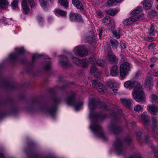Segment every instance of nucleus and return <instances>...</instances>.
Masks as SVG:
<instances>
[{
  "label": "nucleus",
  "instance_id": "1",
  "mask_svg": "<svg viewBox=\"0 0 158 158\" xmlns=\"http://www.w3.org/2000/svg\"><path fill=\"white\" fill-rule=\"evenodd\" d=\"M96 102L94 98L89 99V107L90 111L89 117L91 120L92 119L94 120V121L92 120L90 127L95 133H94L96 136H98L103 140H105L106 138L102 131V128L96 121L97 114L93 112V110L96 107Z\"/></svg>",
  "mask_w": 158,
  "mask_h": 158
},
{
  "label": "nucleus",
  "instance_id": "2",
  "mask_svg": "<svg viewBox=\"0 0 158 158\" xmlns=\"http://www.w3.org/2000/svg\"><path fill=\"white\" fill-rule=\"evenodd\" d=\"M124 86L129 89L134 87L132 93V97L137 102H142L145 100V94L143 91L141 85L138 82L134 81H128L124 83Z\"/></svg>",
  "mask_w": 158,
  "mask_h": 158
},
{
  "label": "nucleus",
  "instance_id": "3",
  "mask_svg": "<svg viewBox=\"0 0 158 158\" xmlns=\"http://www.w3.org/2000/svg\"><path fill=\"white\" fill-rule=\"evenodd\" d=\"M72 61L73 63L82 68L87 67L89 63H91L93 64H95L97 63L100 66L103 65V61L102 60H98L96 61V59L93 56L91 57L87 61L85 60H80L78 58L73 57Z\"/></svg>",
  "mask_w": 158,
  "mask_h": 158
},
{
  "label": "nucleus",
  "instance_id": "4",
  "mask_svg": "<svg viewBox=\"0 0 158 158\" xmlns=\"http://www.w3.org/2000/svg\"><path fill=\"white\" fill-rule=\"evenodd\" d=\"M66 102L68 105L73 106L76 110H78L82 108L83 102H78L77 101L74 95L69 96L66 100Z\"/></svg>",
  "mask_w": 158,
  "mask_h": 158
},
{
  "label": "nucleus",
  "instance_id": "5",
  "mask_svg": "<svg viewBox=\"0 0 158 158\" xmlns=\"http://www.w3.org/2000/svg\"><path fill=\"white\" fill-rule=\"evenodd\" d=\"M130 64L126 62L123 63L120 66V75L122 77H124L128 74L130 71Z\"/></svg>",
  "mask_w": 158,
  "mask_h": 158
},
{
  "label": "nucleus",
  "instance_id": "6",
  "mask_svg": "<svg viewBox=\"0 0 158 158\" xmlns=\"http://www.w3.org/2000/svg\"><path fill=\"white\" fill-rule=\"evenodd\" d=\"M73 51L75 54L81 57H84L88 55V52L83 46L76 47L74 49Z\"/></svg>",
  "mask_w": 158,
  "mask_h": 158
},
{
  "label": "nucleus",
  "instance_id": "7",
  "mask_svg": "<svg viewBox=\"0 0 158 158\" xmlns=\"http://www.w3.org/2000/svg\"><path fill=\"white\" fill-rule=\"evenodd\" d=\"M27 0L31 7H32L35 6V3L34 0ZM22 6L23 12L26 14H27L29 12V9L28 7L26 0H23L22 3Z\"/></svg>",
  "mask_w": 158,
  "mask_h": 158
},
{
  "label": "nucleus",
  "instance_id": "8",
  "mask_svg": "<svg viewBox=\"0 0 158 158\" xmlns=\"http://www.w3.org/2000/svg\"><path fill=\"white\" fill-rule=\"evenodd\" d=\"M140 17V16L139 15H134L124 20L123 22V23L125 25L130 26L133 23L139 20Z\"/></svg>",
  "mask_w": 158,
  "mask_h": 158
},
{
  "label": "nucleus",
  "instance_id": "9",
  "mask_svg": "<svg viewBox=\"0 0 158 158\" xmlns=\"http://www.w3.org/2000/svg\"><path fill=\"white\" fill-rule=\"evenodd\" d=\"M102 22L105 24L107 25L110 24L111 29H114L115 28V25L114 23V19L110 18L108 16H106L103 19Z\"/></svg>",
  "mask_w": 158,
  "mask_h": 158
},
{
  "label": "nucleus",
  "instance_id": "10",
  "mask_svg": "<svg viewBox=\"0 0 158 158\" xmlns=\"http://www.w3.org/2000/svg\"><path fill=\"white\" fill-rule=\"evenodd\" d=\"M107 58L110 63H116L118 61V58L112 53V51H110L108 52Z\"/></svg>",
  "mask_w": 158,
  "mask_h": 158
},
{
  "label": "nucleus",
  "instance_id": "11",
  "mask_svg": "<svg viewBox=\"0 0 158 158\" xmlns=\"http://www.w3.org/2000/svg\"><path fill=\"white\" fill-rule=\"evenodd\" d=\"M147 110L152 115H157L158 111V107L153 105H148L147 106Z\"/></svg>",
  "mask_w": 158,
  "mask_h": 158
},
{
  "label": "nucleus",
  "instance_id": "12",
  "mask_svg": "<svg viewBox=\"0 0 158 158\" xmlns=\"http://www.w3.org/2000/svg\"><path fill=\"white\" fill-rule=\"evenodd\" d=\"M60 60L59 62V64L62 66L69 67L71 65V64L69 62L66 57L64 56H60Z\"/></svg>",
  "mask_w": 158,
  "mask_h": 158
},
{
  "label": "nucleus",
  "instance_id": "13",
  "mask_svg": "<svg viewBox=\"0 0 158 158\" xmlns=\"http://www.w3.org/2000/svg\"><path fill=\"white\" fill-rule=\"evenodd\" d=\"M70 20L79 22L81 20V17L78 14L71 13L69 15Z\"/></svg>",
  "mask_w": 158,
  "mask_h": 158
},
{
  "label": "nucleus",
  "instance_id": "14",
  "mask_svg": "<svg viewBox=\"0 0 158 158\" xmlns=\"http://www.w3.org/2000/svg\"><path fill=\"white\" fill-rule=\"evenodd\" d=\"M118 74V66L116 65H114L112 66L110 69V74L113 77H115Z\"/></svg>",
  "mask_w": 158,
  "mask_h": 158
},
{
  "label": "nucleus",
  "instance_id": "15",
  "mask_svg": "<svg viewBox=\"0 0 158 158\" xmlns=\"http://www.w3.org/2000/svg\"><path fill=\"white\" fill-rule=\"evenodd\" d=\"M120 101L127 108H130L132 102L131 99L122 98L120 99Z\"/></svg>",
  "mask_w": 158,
  "mask_h": 158
},
{
  "label": "nucleus",
  "instance_id": "16",
  "mask_svg": "<svg viewBox=\"0 0 158 158\" xmlns=\"http://www.w3.org/2000/svg\"><path fill=\"white\" fill-rule=\"evenodd\" d=\"M94 34L93 32L91 31L88 33L85 38L86 42L91 43L94 40Z\"/></svg>",
  "mask_w": 158,
  "mask_h": 158
},
{
  "label": "nucleus",
  "instance_id": "17",
  "mask_svg": "<svg viewBox=\"0 0 158 158\" xmlns=\"http://www.w3.org/2000/svg\"><path fill=\"white\" fill-rule=\"evenodd\" d=\"M141 120L143 121L145 125H146L149 123L150 118L147 115L143 114L140 115Z\"/></svg>",
  "mask_w": 158,
  "mask_h": 158
},
{
  "label": "nucleus",
  "instance_id": "18",
  "mask_svg": "<svg viewBox=\"0 0 158 158\" xmlns=\"http://www.w3.org/2000/svg\"><path fill=\"white\" fill-rule=\"evenodd\" d=\"M9 5V2L7 0H0V9L2 10L6 9Z\"/></svg>",
  "mask_w": 158,
  "mask_h": 158
},
{
  "label": "nucleus",
  "instance_id": "19",
  "mask_svg": "<svg viewBox=\"0 0 158 158\" xmlns=\"http://www.w3.org/2000/svg\"><path fill=\"white\" fill-rule=\"evenodd\" d=\"M153 84L152 78L151 77H147L145 82V85L146 87L149 89L151 86H153Z\"/></svg>",
  "mask_w": 158,
  "mask_h": 158
},
{
  "label": "nucleus",
  "instance_id": "20",
  "mask_svg": "<svg viewBox=\"0 0 158 158\" xmlns=\"http://www.w3.org/2000/svg\"><path fill=\"white\" fill-rule=\"evenodd\" d=\"M118 11V9H110L106 10V13L111 16H114Z\"/></svg>",
  "mask_w": 158,
  "mask_h": 158
},
{
  "label": "nucleus",
  "instance_id": "21",
  "mask_svg": "<svg viewBox=\"0 0 158 158\" xmlns=\"http://www.w3.org/2000/svg\"><path fill=\"white\" fill-rule=\"evenodd\" d=\"M72 3L77 9H79L81 10L83 9V6L81 3L78 0H73Z\"/></svg>",
  "mask_w": 158,
  "mask_h": 158
},
{
  "label": "nucleus",
  "instance_id": "22",
  "mask_svg": "<svg viewBox=\"0 0 158 158\" xmlns=\"http://www.w3.org/2000/svg\"><path fill=\"white\" fill-rule=\"evenodd\" d=\"M90 73L91 74H94L96 76H98L99 74L98 70L96 67L93 66L90 68Z\"/></svg>",
  "mask_w": 158,
  "mask_h": 158
},
{
  "label": "nucleus",
  "instance_id": "23",
  "mask_svg": "<svg viewBox=\"0 0 158 158\" xmlns=\"http://www.w3.org/2000/svg\"><path fill=\"white\" fill-rule=\"evenodd\" d=\"M151 0H145L143 4L144 8L146 9H148L151 7Z\"/></svg>",
  "mask_w": 158,
  "mask_h": 158
},
{
  "label": "nucleus",
  "instance_id": "24",
  "mask_svg": "<svg viewBox=\"0 0 158 158\" xmlns=\"http://www.w3.org/2000/svg\"><path fill=\"white\" fill-rule=\"evenodd\" d=\"M54 12L56 15H60L62 16H65L66 15V12L60 9L55 10Z\"/></svg>",
  "mask_w": 158,
  "mask_h": 158
},
{
  "label": "nucleus",
  "instance_id": "25",
  "mask_svg": "<svg viewBox=\"0 0 158 158\" xmlns=\"http://www.w3.org/2000/svg\"><path fill=\"white\" fill-rule=\"evenodd\" d=\"M110 42L113 49H116L118 46V42L116 40H110Z\"/></svg>",
  "mask_w": 158,
  "mask_h": 158
},
{
  "label": "nucleus",
  "instance_id": "26",
  "mask_svg": "<svg viewBox=\"0 0 158 158\" xmlns=\"http://www.w3.org/2000/svg\"><path fill=\"white\" fill-rule=\"evenodd\" d=\"M156 32V31L155 30L154 25L152 24H151L149 29L148 34L150 35L154 36L155 35Z\"/></svg>",
  "mask_w": 158,
  "mask_h": 158
},
{
  "label": "nucleus",
  "instance_id": "27",
  "mask_svg": "<svg viewBox=\"0 0 158 158\" xmlns=\"http://www.w3.org/2000/svg\"><path fill=\"white\" fill-rule=\"evenodd\" d=\"M150 101L153 103L158 102V97L155 94H152L150 97Z\"/></svg>",
  "mask_w": 158,
  "mask_h": 158
},
{
  "label": "nucleus",
  "instance_id": "28",
  "mask_svg": "<svg viewBox=\"0 0 158 158\" xmlns=\"http://www.w3.org/2000/svg\"><path fill=\"white\" fill-rule=\"evenodd\" d=\"M114 29H111V31L113 33V35L116 38L118 39L120 38V31H118L117 30H113Z\"/></svg>",
  "mask_w": 158,
  "mask_h": 158
},
{
  "label": "nucleus",
  "instance_id": "29",
  "mask_svg": "<svg viewBox=\"0 0 158 158\" xmlns=\"http://www.w3.org/2000/svg\"><path fill=\"white\" fill-rule=\"evenodd\" d=\"M96 88L98 91L100 93L103 92L104 91V88L102 84L101 83H98Z\"/></svg>",
  "mask_w": 158,
  "mask_h": 158
},
{
  "label": "nucleus",
  "instance_id": "30",
  "mask_svg": "<svg viewBox=\"0 0 158 158\" xmlns=\"http://www.w3.org/2000/svg\"><path fill=\"white\" fill-rule=\"evenodd\" d=\"M142 10V7L141 6H138L131 13L133 15L138 14L141 12Z\"/></svg>",
  "mask_w": 158,
  "mask_h": 158
},
{
  "label": "nucleus",
  "instance_id": "31",
  "mask_svg": "<svg viewBox=\"0 0 158 158\" xmlns=\"http://www.w3.org/2000/svg\"><path fill=\"white\" fill-rule=\"evenodd\" d=\"M110 128L111 131L114 133H117L120 131L119 127L116 126H111L110 127Z\"/></svg>",
  "mask_w": 158,
  "mask_h": 158
},
{
  "label": "nucleus",
  "instance_id": "32",
  "mask_svg": "<svg viewBox=\"0 0 158 158\" xmlns=\"http://www.w3.org/2000/svg\"><path fill=\"white\" fill-rule=\"evenodd\" d=\"M56 107H52L49 110V113L52 117H53L56 114Z\"/></svg>",
  "mask_w": 158,
  "mask_h": 158
},
{
  "label": "nucleus",
  "instance_id": "33",
  "mask_svg": "<svg viewBox=\"0 0 158 158\" xmlns=\"http://www.w3.org/2000/svg\"><path fill=\"white\" fill-rule=\"evenodd\" d=\"M58 2L64 8H66L68 7V3L67 0H59Z\"/></svg>",
  "mask_w": 158,
  "mask_h": 158
},
{
  "label": "nucleus",
  "instance_id": "34",
  "mask_svg": "<svg viewBox=\"0 0 158 158\" xmlns=\"http://www.w3.org/2000/svg\"><path fill=\"white\" fill-rule=\"evenodd\" d=\"M19 0H13L11 3V6L12 8L15 10H17L18 9V3Z\"/></svg>",
  "mask_w": 158,
  "mask_h": 158
},
{
  "label": "nucleus",
  "instance_id": "35",
  "mask_svg": "<svg viewBox=\"0 0 158 158\" xmlns=\"http://www.w3.org/2000/svg\"><path fill=\"white\" fill-rule=\"evenodd\" d=\"M134 110L135 111L140 112L143 111V109L141 106L138 105L134 107Z\"/></svg>",
  "mask_w": 158,
  "mask_h": 158
},
{
  "label": "nucleus",
  "instance_id": "36",
  "mask_svg": "<svg viewBox=\"0 0 158 158\" xmlns=\"http://www.w3.org/2000/svg\"><path fill=\"white\" fill-rule=\"evenodd\" d=\"M123 149H114V151L117 155H121L123 153Z\"/></svg>",
  "mask_w": 158,
  "mask_h": 158
},
{
  "label": "nucleus",
  "instance_id": "37",
  "mask_svg": "<svg viewBox=\"0 0 158 158\" xmlns=\"http://www.w3.org/2000/svg\"><path fill=\"white\" fill-rule=\"evenodd\" d=\"M152 121L153 127L154 128H155L158 125V122L157 120V119L156 118L154 117H152Z\"/></svg>",
  "mask_w": 158,
  "mask_h": 158
},
{
  "label": "nucleus",
  "instance_id": "38",
  "mask_svg": "<svg viewBox=\"0 0 158 158\" xmlns=\"http://www.w3.org/2000/svg\"><path fill=\"white\" fill-rule=\"evenodd\" d=\"M39 1L42 7L45 6L47 4V0H39Z\"/></svg>",
  "mask_w": 158,
  "mask_h": 158
},
{
  "label": "nucleus",
  "instance_id": "39",
  "mask_svg": "<svg viewBox=\"0 0 158 158\" xmlns=\"http://www.w3.org/2000/svg\"><path fill=\"white\" fill-rule=\"evenodd\" d=\"M115 2V0H108L107 4L109 6H111L114 5Z\"/></svg>",
  "mask_w": 158,
  "mask_h": 158
},
{
  "label": "nucleus",
  "instance_id": "40",
  "mask_svg": "<svg viewBox=\"0 0 158 158\" xmlns=\"http://www.w3.org/2000/svg\"><path fill=\"white\" fill-rule=\"evenodd\" d=\"M16 51L19 53H23L24 51V49L23 48H18L15 49Z\"/></svg>",
  "mask_w": 158,
  "mask_h": 158
},
{
  "label": "nucleus",
  "instance_id": "41",
  "mask_svg": "<svg viewBox=\"0 0 158 158\" xmlns=\"http://www.w3.org/2000/svg\"><path fill=\"white\" fill-rule=\"evenodd\" d=\"M156 46V44H155L152 43L148 46V48L149 49H153Z\"/></svg>",
  "mask_w": 158,
  "mask_h": 158
},
{
  "label": "nucleus",
  "instance_id": "42",
  "mask_svg": "<svg viewBox=\"0 0 158 158\" xmlns=\"http://www.w3.org/2000/svg\"><path fill=\"white\" fill-rule=\"evenodd\" d=\"M123 142H117L116 144V146L117 148H120L122 147H123Z\"/></svg>",
  "mask_w": 158,
  "mask_h": 158
},
{
  "label": "nucleus",
  "instance_id": "43",
  "mask_svg": "<svg viewBox=\"0 0 158 158\" xmlns=\"http://www.w3.org/2000/svg\"><path fill=\"white\" fill-rule=\"evenodd\" d=\"M98 81L96 80H93L92 81V85L94 87H97V86Z\"/></svg>",
  "mask_w": 158,
  "mask_h": 158
},
{
  "label": "nucleus",
  "instance_id": "44",
  "mask_svg": "<svg viewBox=\"0 0 158 158\" xmlns=\"http://www.w3.org/2000/svg\"><path fill=\"white\" fill-rule=\"evenodd\" d=\"M41 56V55L37 54L35 53V54H34L33 56V60H34L35 59L40 57Z\"/></svg>",
  "mask_w": 158,
  "mask_h": 158
},
{
  "label": "nucleus",
  "instance_id": "45",
  "mask_svg": "<svg viewBox=\"0 0 158 158\" xmlns=\"http://www.w3.org/2000/svg\"><path fill=\"white\" fill-rule=\"evenodd\" d=\"M108 85L112 88L114 87V83L111 81H109L107 83Z\"/></svg>",
  "mask_w": 158,
  "mask_h": 158
},
{
  "label": "nucleus",
  "instance_id": "46",
  "mask_svg": "<svg viewBox=\"0 0 158 158\" xmlns=\"http://www.w3.org/2000/svg\"><path fill=\"white\" fill-rule=\"evenodd\" d=\"M153 74L154 76L158 77V69L155 70L153 73Z\"/></svg>",
  "mask_w": 158,
  "mask_h": 158
},
{
  "label": "nucleus",
  "instance_id": "47",
  "mask_svg": "<svg viewBox=\"0 0 158 158\" xmlns=\"http://www.w3.org/2000/svg\"><path fill=\"white\" fill-rule=\"evenodd\" d=\"M7 19L5 17L2 18L1 20V21L3 23H5V24H7Z\"/></svg>",
  "mask_w": 158,
  "mask_h": 158
},
{
  "label": "nucleus",
  "instance_id": "48",
  "mask_svg": "<svg viewBox=\"0 0 158 158\" xmlns=\"http://www.w3.org/2000/svg\"><path fill=\"white\" fill-rule=\"evenodd\" d=\"M103 32V29L101 28L100 29V31L99 33V38H101V36L102 35V33Z\"/></svg>",
  "mask_w": 158,
  "mask_h": 158
},
{
  "label": "nucleus",
  "instance_id": "49",
  "mask_svg": "<svg viewBox=\"0 0 158 158\" xmlns=\"http://www.w3.org/2000/svg\"><path fill=\"white\" fill-rule=\"evenodd\" d=\"M51 68V64L50 63L48 64L45 66V69L48 70L49 69Z\"/></svg>",
  "mask_w": 158,
  "mask_h": 158
},
{
  "label": "nucleus",
  "instance_id": "50",
  "mask_svg": "<svg viewBox=\"0 0 158 158\" xmlns=\"http://www.w3.org/2000/svg\"><path fill=\"white\" fill-rule=\"evenodd\" d=\"M100 104V107H101V108L103 107L104 108H106V105L104 103L102 102Z\"/></svg>",
  "mask_w": 158,
  "mask_h": 158
},
{
  "label": "nucleus",
  "instance_id": "51",
  "mask_svg": "<svg viewBox=\"0 0 158 158\" xmlns=\"http://www.w3.org/2000/svg\"><path fill=\"white\" fill-rule=\"evenodd\" d=\"M121 47L122 48L125 49L126 47V45L125 44L122 43H121Z\"/></svg>",
  "mask_w": 158,
  "mask_h": 158
},
{
  "label": "nucleus",
  "instance_id": "52",
  "mask_svg": "<svg viewBox=\"0 0 158 158\" xmlns=\"http://www.w3.org/2000/svg\"><path fill=\"white\" fill-rule=\"evenodd\" d=\"M10 58L11 59H14L15 57V55L13 53L9 55Z\"/></svg>",
  "mask_w": 158,
  "mask_h": 158
},
{
  "label": "nucleus",
  "instance_id": "53",
  "mask_svg": "<svg viewBox=\"0 0 158 158\" xmlns=\"http://www.w3.org/2000/svg\"><path fill=\"white\" fill-rule=\"evenodd\" d=\"M129 158H141L140 156H136V155H133L131 156Z\"/></svg>",
  "mask_w": 158,
  "mask_h": 158
},
{
  "label": "nucleus",
  "instance_id": "54",
  "mask_svg": "<svg viewBox=\"0 0 158 158\" xmlns=\"http://www.w3.org/2000/svg\"><path fill=\"white\" fill-rule=\"evenodd\" d=\"M97 13L98 16H99L100 17H101L102 16V14L100 12L98 11Z\"/></svg>",
  "mask_w": 158,
  "mask_h": 158
},
{
  "label": "nucleus",
  "instance_id": "55",
  "mask_svg": "<svg viewBox=\"0 0 158 158\" xmlns=\"http://www.w3.org/2000/svg\"><path fill=\"white\" fill-rule=\"evenodd\" d=\"M38 20L40 24L41 23V22L43 21V19L41 17H39L38 18Z\"/></svg>",
  "mask_w": 158,
  "mask_h": 158
},
{
  "label": "nucleus",
  "instance_id": "56",
  "mask_svg": "<svg viewBox=\"0 0 158 158\" xmlns=\"http://www.w3.org/2000/svg\"><path fill=\"white\" fill-rule=\"evenodd\" d=\"M149 137L148 136H147L145 137V141L146 142H148L147 140L149 139Z\"/></svg>",
  "mask_w": 158,
  "mask_h": 158
},
{
  "label": "nucleus",
  "instance_id": "57",
  "mask_svg": "<svg viewBox=\"0 0 158 158\" xmlns=\"http://www.w3.org/2000/svg\"><path fill=\"white\" fill-rule=\"evenodd\" d=\"M112 90L114 93H116L118 91V89H112Z\"/></svg>",
  "mask_w": 158,
  "mask_h": 158
},
{
  "label": "nucleus",
  "instance_id": "58",
  "mask_svg": "<svg viewBox=\"0 0 158 158\" xmlns=\"http://www.w3.org/2000/svg\"><path fill=\"white\" fill-rule=\"evenodd\" d=\"M4 155L2 153H0V158H3Z\"/></svg>",
  "mask_w": 158,
  "mask_h": 158
},
{
  "label": "nucleus",
  "instance_id": "59",
  "mask_svg": "<svg viewBox=\"0 0 158 158\" xmlns=\"http://www.w3.org/2000/svg\"><path fill=\"white\" fill-rule=\"evenodd\" d=\"M123 0H115V2L117 3L120 2H122Z\"/></svg>",
  "mask_w": 158,
  "mask_h": 158
},
{
  "label": "nucleus",
  "instance_id": "60",
  "mask_svg": "<svg viewBox=\"0 0 158 158\" xmlns=\"http://www.w3.org/2000/svg\"><path fill=\"white\" fill-rule=\"evenodd\" d=\"M148 39H149V40H153V38L151 37H150Z\"/></svg>",
  "mask_w": 158,
  "mask_h": 158
},
{
  "label": "nucleus",
  "instance_id": "61",
  "mask_svg": "<svg viewBox=\"0 0 158 158\" xmlns=\"http://www.w3.org/2000/svg\"><path fill=\"white\" fill-rule=\"evenodd\" d=\"M153 66L154 65L153 64H151L150 65V66L152 68L153 67Z\"/></svg>",
  "mask_w": 158,
  "mask_h": 158
},
{
  "label": "nucleus",
  "instance_id": "62",
  "mask_svg": "<svg viewBox=\"0 0 158 158\" xmlns=\"http://www.w3.org/2000/svg\"><path fill=\"white\" fill-rule=\"evenodd\" d=\"M151 148H153L154 147V146L153 145H151Z\"/></svg>",
  "mask_w": 158,
  "mask_h": 158
},
{
  "label": "nucleus",
  "instance_id": "63",
  "mask_svg": "<svg viewBox=\"0 0 158 158\" xmlns=\"http://www.w3.org/2000/svg\"><path fill=\"white\" fill-rule=\"evenodd\" d=\"M156 8L157 10H158V5L157 6Z\"/></svg>",
  "mask_w": 158,
  "mask_h": 158
},
{
  "label": "nucleus",
  "instance_id": "64",
  "mask_svg": "<svg viewBox=\"0 0 158 158\" xmlns=\"http://www.w3.org/2000/svg\"><path fill=\"white\" fill-rule=\"evenodd\" d=\"M56 102H59V101H56Z\"/></svg>",
  "mask_w": 158,
  "mask_h": 158
}]
</instances>
